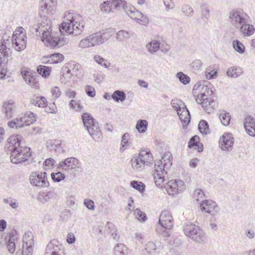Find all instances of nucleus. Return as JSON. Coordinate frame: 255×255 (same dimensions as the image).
Masks as SVG:
<instances>
[{
	"mask_svg": "<svg viewBox=\"0 0 255 255\" xmlns=\"http://www.w3.org/2000/svg\"><path fill=\"white\" fill-rule=\"evenodd\" d=\"M200 208L202 212L212 216H215L220 211L217 203L211 200H202L200 204Z\"/></svg>",
	"mask_w": 255,
	"mask_h": 255,
	"instance_id": "nucleus-12",
	"label": "nucleus"
},
{
	"mask_svg": "<svg viewBox=\"0 0 255 255\" xmlns=\"http://www.w3.org/2000/svg\"><path fill=\"white\" fill-rule=\"evenodd\" d=\"M219 118L223 125L227 126L230 124L231 116L229 113H221L219 116Z\"/></svg>",
	"mask_w": 255,
	"mask_h": 255,
	"instance_id": "nucleus-39",
	"label": "nucleus"
},
{
	"mask_svg": "<svg viewBox=\"0 0 255 255\" xmlns=\"http://www.w3.org/2000/svg\"><path fill=\"white\" fill-rule=\"evenodd\" d=\"M33 238L31 232L25 234L22 239V251H17L16 255H32L33 248L34 245Z\"/></svg>",
	"mask_w": 255,
	"mask_h": 255,
	"instance_id": "nucleus-9",
	"label": "nucleus"
},
{
	"mask_svg": "<svg viewBox=\"0 0 255 255\" xmlns=\"http://www.w3.org/2000/svg\"><path fill=\"white\" fill-rule=\"evenodd\" d=\"M23 124L22 123L20 117L11 120L7 123V126L11 128H22L24 127Z\"/></svg>",
	"mask_w": 255,
	"mask_h": 255,
	"instance_id": "nucleus-32",
	"label": "nucleus"
},
{
	"mask_svg": "<svg viewBox=\"0 0 255 255\" xmlns=\"http://www.w3.org/2000/svg\"><path fill=\"white\" fill-rule=\"evenodd\" d=\"M148 123L146 120H139L136 124L135 128L139 133L144 132L147 128Z\"/></svg>",
	"mask_w": 255,
	"mask_h": 255,
	"instance_id": "nucleus-33",
	"label": "nucleus"
},
{
	"mask_svg": "<svg viewBox=\"0 0 255 255\" xmlns=\"http://www.w3.org/2000/svg\"><path fill=\"white\" fill-rule=\"evenodd\" d=\"M127 4L126 1L123 0H113L111 1V5L112 6V9L113 8L117 9L121 6L125 8V5Z\"/></svg>",
	"mask_w": 255,
	"mask_h": 255,
	"instance_id": "nucleus-50",
	"label": "nucleus"
},
{
	"mask_svg": "<svg viewBox=\"0 0 255 255\" xmlns=\"http://www.w3.org/2000/svg\"><path fill=\"white\" fill-rule=\"evenodd\" d=\"M205 92H202L200 94V100L201 101V104L203 108L206 111H208V108L209 107L208 102H210V98L209 97H205Z\"/></svg>",
	"mask_w": 255,
	"mask_h": 255,
	"instance_id": "nucleus-42",
	"label": "nucleus"
},
{
	"mask_svg": "<svg viewBox=\"0 0 255 255\" xmlns=\"http://www.w3.org/2000/svg\"><path fill=\"white\" fill-rule=\"evenodd\" d=\"M38 21L37 27H32L31 31L34 33L33 30H34L36 35L37 32L39 34L42 32L41 40L46 46L51 48L61 47L68 43L69 39L68 38L52 32L51 21L47 16L41 17Z\"/></svg>",
	"mask_w": 255,
	"mask_h": 255,
	"instance_id": "nucleus-1",
	"label": "nucleus"
},
{
	"mask_svg": "<svg viewBox=\"0 0 255 255\" xmlns=\"http://www.w3.org/2000/svg\"><path fill=\"white\" fill-rule=\"evenodd\" d=\"M181 9L182 12H183L187 15H191L192 13H193V10L192 8L188 5H184L182 7Z\"/></svg>",
	"mask_w": 255,
	"mask_h": 255,
	"instance_id": "nucleus-62",
	"label": "nucleus"
},
{
	"mask_svg": "<svg viewBox=\"0 0 255 255\" xmlns=\"http://www.w3.org/2000/svg\"><path fill=\"white\" fill-rule=\"evenodd\" d=\"M22 141V136L18 134H13L10 135L7 139V143L5 144V148L14 149L17 147H21L20 145Z\"/></svg>",
	"mask_w": 255,
	"mask_h": 255,
	"instance_id": "nucleus-17",
	"label": "nucleus"
},
{
	"mask_svg": "<svg viewBox=\"0 0 255 255\" xmlns=\"http://www.w3.org/2000/svg\"><path fill=\"white\" fill-rule=\"evenodd\" d=\"M17 232L15 230H12L5 237L6 243H13L17 239Z\"/></svg>",
	"mask_w": 255,
	"mask_h": 255,
	"instance_id": "nucleus-48",
	"label": "nucleus"
},
{
	"mask_svg": "<svg viewBox=\"0 0 255 255\" xmlns=\"http://www.w3.org/2000/svg\"><path fill=\"white\" fill-rule=\"evenodd\" d=\"M85 92L89 97L92 98L94 97L96 94V92L94 88L89 85L86 86Z\"/></svg>",
	"mask_w": 255,
	"mask_h": 255,
	"instance_id": "nucleus-58",
	"label": "nucleus"
},
{
	"mask_svg": "<svg viewBox=\"0 0 255 255\" xmlns=\"http://www.w3.org/2000/svg\"><path fill=\"white\" fill-rule=\"evenodd\" d=\"M243 73L242 69L239 66H233L229 68L226 74L228 77L236 78Z\"/></svg>",
	"mask_w": 255,
	"mask_h": 255,
	"instance_id": "nucleus-23",
	"label": "nucleus"
},
{
	"mask_svg": "<svg viewBox=\"0 0 255 255\" xmlns=\"http://www.w3.org/2000/svg\"><path fill=\"white\" fill-rule=\"evenodd\" d=\"M20 119L22 124H24V127L29 126L36 121L35 115L30 112L26 113L24 116L21 117Z\"/></svg>",
	"mask_w": 255,
	"mask_h": 255,
	"instance_id": "nucleus-24",
	"label": "nucleus"
},
{
	"mask_svg": "<svg viewBox=\"0 0 255 255\" xmlns=\"http://www.w3.org/2000/svg\"><path fill=\"white\" fill-rule=\"evenodd\" d=\"M140 152H142L143 153L144 158H146L145 164L146 163L147 165L148 163H150L152 160V156L150 151L144 150L141 151Z\"/></svg>",
	"mask_w": 255,
	"mask_h": 255,
	"instance_id": "nucleus-56",
	"label": "nucleus"
},
{
	"mask_svg": "<svg viewBox=\"0 0 255 255\" xmlns=\"http://www.w3.org/2000/svg\"><path fill=\"white\" fill-rule=\"evenodd\" d=\"M84 204L88 209L91 210L95 209L94 203L92 200L89 199H85Z\"/></svg>",
	"mask_w": 255,
	"mask_h": 255,
	"instance_id": "nucleus-61",
	"label": "nucleus"
},
{
	"mask_svg": "<svg viewBox=\"0 0 255 255\" xmlns=\"http://www.w3.org/2000/svg\"><path fill=\"white\" fill-rule=\"evenodd\" d=\"M126 249V247L124 244H118L115 248V255H125V251Z\"/></svg>",
	"mask_w": 255,
	"mask_h": 255,
	"instance_id": "nucleus-45",
	"label": "nucleus"
},
{
	"mask_svg": "<svg viewBox=\"0 0 255 255\" xmlns=\"http://www.w3.org/2000/svg\"><path fill=\"white\" fill-rule=\"evenodd\" d=\"M94 60L97 63L104 66L105 68L108 67V66L105 63V59L103 58L102 57H101L100 56H95Z\"/></svg>",
	"mask_w": 255,
	"mask_h": 255,
	"instance_id": "nucleus-63",
	"label": "nucleus"
},
{
	"mask_svg": "<svg viewBox=\"0 0 255 255\" xmlns=\"http://www.w3.org/2000/svg\"><path fill=\"white\" fill-rule=\"evenodd\" d=\"M24 79L27 83H28L30 86L33 88L36 87L37 82L36 81L35 78L30 75L23 77Z\"/></svg>",
	"mask_w": 255,
	"mask_h": 255,
	"instance_id": "nucleus-55",
	"label": "nucleus"
},
{
	"mask_svg": "<svg viewBox=\"0 0 255 255\" xmlns=\"http://www.w3.org/2000/svg\"><path fill=\"white\" fill-rule=\"evenodd\" d=\"M184 107L186 109V113H187V115L185 117L184 119H182L183 116L182 115L179 116V118L182 123H184L186 125H188L190 122V115L188 110L186 108V106H184Z\"/></svg>",
	"mask_w": 255,
	"mask_h": 255,
	"instance_id": "nucleus-59",
	"label": "nucleus"
},
{
	"mask_svg": "<svg viewBox=\"0 0 255 255\" xmlns=\"http://www.w3.org/2000/svg\"><path fill=\"white\" fill-rule=\"evenodd\" d=\"M204 193L201 189H196L194 191V197L197 201L199 200V198H202L203 197H204Z\"/></svg>",
	"mask_w": 255,
	"mask_h": 255,
	"instance_id": "nucleus-64",
	"label": "nucleus"
},
{
	"mask_svg": "<svg viewBox=\"0 0 255 255\" xmlns=\"http://www.w3.org/2000/svg\"><path fill=\"white\" fill-rule=\"evenodd\" d=\"M5 58L0 59V78L3 79L6 74V70L5 67Z\"/></svg>",
	"mask_w": 255,
	"mask_h": 255,
	"instance_id": "nucleus-51",
	"label": "nucleus"
},
{
	"mask_svg": "<svg viewBox=\"0 0 255 255\" xmlns=\"http://www.w3.org/2000/svg\"><path fill=\"white\" fill-rule=\"evenodd\" d=\"M126 98V94L123 91L116 90L112 94V98L116 102H123Z\"/></svg>",
	"mask_w": 255,
	"mask_h": 255,
	"instance_id": "nucleus-31",
	"label": "nucleus"
},
{
	"mask_svg": "<svg viewBox=\"0 0 255 255\" xmlns=\"http://www.w3.org/2000/svg\"><path fill=\"white\" fill-rule=\"evenodd\" d=\"M205 75L207 79H215L218 76V71L217 70L212 69L211 67H210L207 69Z\"/></svg>",
	"mask_w": 255,
	"mask_h": 255,
	"instance_id": "nucleus-46",
	"label": "nucleus"
},
{
	"mask_svg": "<svg viewBox=\"0 0 255 255\" xmlns=\"http://www.w3.org/2000/svg\"><path fill=\"white\" fill-rule=\"evenodd\" d=\"M234 142V139L231 133H225L219 140V144L223 150L231 151Z\"/></svg>",
	"mask_w": 255,
	"mask_h": 255,
	"instance_id": "nucleus-14",
	"label": "nucleus"
},
{
	"mask_svg": "<svg viewBox=\"0 0 255 255\" xmlns=\"http://www.w3.org/2000/svg\"><path fill=\"white\" fill-rule=\"evenodd\" d=\"M130 185L131 187L137 190L141 193H142L145 190V185L140 182L136 180H133L130 182Z\"/></svg>",
	"mask_w": 255,
	"mask_h": 255,
	"instance_id": "nucleus-40",
	"label": "nucleus"
},
{
	"mask_svg": "<svg viewBox=\"0 0 255 255\" xmlns=\"http://www.w3.org/2000/svg\"><path fill=\"white\" fill-rule=\"evenodd\" d=\"M111 1H104L100 5V8L103 12H110L112 10V6L111 5Z\"/></svg>",
	"mask_w": 255,
	"mask_h": 255,
	"instance_id": "nucleus-47",
	"label": "nucleus"
},
{
	"mask_svg": "<svg viewBox=\"0 0 255 255\" xmlns=\"http://www.w3.org/2000/svg\"><path fill=\"white\" fill-rule=\"evenodd\" d=\"M229 17L233 25L237 28L245 22H248V16L243 11L233 10L230 12Z\"/></svg>",
	"mask_w": 255,
	"mask_h": 255,
	"instance_id": "nucleus-11",
	"label": "nucleus"
},
{
	"mask_svg": "<svg viewBox=\"0 0 255 255\" xmlns=\"http://www.w3.org/2000/svg\"><path fill=\"white\" fill-rule=\"evenodd\" d=\"M30 102L34 106H36L39 107L44 108L46 107L47 101L45 97L41 96L37 97L32 99L30 101Z\"/></svg>",
	"mask_w": 255,
	"mask_h": 255,
	"instance_id": "nucleus-29",
	"label": "nucleus"
},
{
	"mask_svg": "<svg viewBox=\"0 0 255 255\" xmlns=\"http://www.w3.org/2000/svg\"><path fill=\"white\" fill-rule=\"evenodd\" d=\"M29 180L30 184L36 187H42L49 185L47 178V173L45 172H33L30 175Z\"/></svg>",
	"mask_w": 255,
	"mask_h": 255,
	"instance_id": "nucleus-10",
	"label": "nucleus"
},
{
	"mask_svg": "<svg viewBox=\"0 0 255 255\" xmlns=\"http://www.w3.org/2000/svg\"><path fill=\"white\" fill-rule=\"evenodd\" d=\"M30 148L27 146L17 147L14 149H9L11 151L10 160L12 163H22L27 160L31 156Z\"/></svg>",
	"mask_w": 255,
	"mask_h": 255,
	"instance_id": "nucleus-5",
	"label": "nucleus"
},
{
	"mask_svg": "<svg viewBox=\"0 0 255 255\" xmlns=\"http://www.w3.org/2000/svg\"><path fill=\"white\" fill-rule=\"evenodd\" d=\"M146 158H144V155L142 152L139 153L138 156L133 160L131 159L132 166L136 169H138L141 167V165L145 164Z\"/></svg>",
	"mask_w": 255,
	"mask_h": 255,
	"instance_id": "nucleus-25",
	"label": "nucleus"
},
{
	"mask_svg": "<svg viewBox=\"0 0 255 255\" xmlns=\"http://www.w3.org/2000/svg\"><path fill=\"white\" fill-rule=\"evenodd\" d=\"M176 77L178 78L181 83L184 85L189 83L190 81V77L182 72H179L176 74Z\"/></svg>",
	"mask_w": 255,
	"mask_h": 255,
	"instance_id": "nucleus-43",
	"label": "nucleus"
},
{
	"mask_svg": "<svg viewBox=\"0 0 255 255\" xmlns=\"http://www.w3.org/2000/svg\"><path fill=\"white\" fill-rule=\"evenodd\" d=\"M172 217L167 211H162L159 218V223L163 228L169 230L173 227Z\"/></svg>",
	"mask_w": 255,
	"mask_h": 255,
	"instance_id": "nucleus-16",
	"label": "nucleus"
},
{
	"mask_svg": "<svg viewBox=\"0 0 255 255\" xmlns=\"http://www.w3.org/2000/svg\"><path fill=\"white\" fill-rule=\"evenodd\" d=\"M78 65H75L74 67L71 69H68L66 73H65L66 76H78L79 74V69H78Z\"/></svg>",
	"mask_w": 255,
	"mask_h": 255,
	"instance_id": "nucleus-54",
	"label": "nucleus"
},
{
	"mask_svg": "<svg viewBox=\"0 0 255 255\" xmlns=\"http://www.w3.org/2000/svg\"><path fill=\"white\" fill-rule=\"evenodd\" d=\"M81 119L84 127L93 138L95 139L101 136L102 133L99 123L96 121L91 114L88 113H84L82 115Z\"/></svg>",
	"mask_w": 255,
	"mask_h": 255,
	"instance_id": "nucleus-4",
	"label": "nucleus"
},
{
	"mask_svg": "<svg viewBox=\"0 0 255 255\" xmlns=\"http://www.w3.org/2000/svg\"><path fill=\"white\" fill-rule=\"evenodd\" d=\"M37 71L39 74L46 78L50 75L51 69L48 66L39 65L37 67Z\"/></svg>",
	"mask_w": 255,
	"mask_h": 255,
	"instance_id": "nucleus-30",
	"label": "nucleus"
},
{
	"mask_svg": "<svg viewBox=\"0 0 255 255\" xmlns=\"http://www.w3.org/2000/svg\"><path fill=\"white\" fill-rule=\"evenodd\" d=\"M67 22H62L59 27V30L61 35L63 36L65 35L70 34L78 35L81 33L85 27L84 21H80V16L71 10L65 15Z\"/></svg>",
	"mask_w": 255,
	"mask_h": 255,
	"instance_id": "nucleus-2",
	"label": "nucleus"
},
{
	"mask_svg": "<svg viewBox=\"0 0 255 255\" xmlns=\"http://www.w3.org/2000/svg\"><path fill=\"white\" fill-rule=\"evenodd\" d=\"M131 33L125 30L119 31L116 34V39L120 41H124L131 36Z\"/></svg>",
	"mask_w": 255,
	"mask_h": 255,
	"instance_id": "nucleus-36",
	"label": "nucleus"
},
{
	"mask_svg": "<svg viewBox=\"0 0 255 255\" xmlns=\"http://www.w3.org/2000/svg\"><path fill=\"white\" fill-rule=\"evenodd\" d=\"M58 249L57 246H54L53 243L51 241L49 242L45 250V255H51L52 253L54 251H57Z\"/></svg>",
	"mask_w": 255,
	"mask_h": 255,
	"instance_id": "nucleus-52",
	"label": "nucleus"
},
{
	"mask_svg": "<svg viewBox=\"0 0 255 255\" xmlns=\"http://www.w3.org/2000/svg\"><path fill=\"white\" fill-rule=\"evenodd\" d=\"M78 163L77 158L74 157H68L59 163L57 168L64 171L72 170L78 166Z\"/></svg>",
	"mask_w": 255,
	"mask_h": 255,
	"instance_id": "nucleus-15",
	"label": "nucleus"
},
{
	"mask_svg": "<svg viewBox=\"0 0 255 255\" xmlns=\"http://www.w3.org/2000/svg\"><path fill=\"white\" fill-rule=\"evenodd\" d=\"M57 0H41L40 10L49 14L55 7Z\"/></svg>",
	"mask_w": 255,
	"mask_h": 255,
	"instance_id": "nucleus-19",
	"label": "nucleus"
},
{
	"mask_svg": "<svg viewBox=\"0 0 255 255\" xmlns=\"http://www.w3.org/2000/svg\"><path fill=\"white\" fill-rule=\"evenodd\" d=\"M51 177L54 182H59L65 178V175L60 171L51 173Z\"/></svg>",
	"mask_w": 255,
	"mask_h": 255,
	"instance_id": "nucleus-44",
	"label": "nucleus"
},
{
	"mask_svg": "<svg viewBox=\"0 0 255 255\" xmlns=\"http://www.w3.org/2000/svg\"><path fill=\"white\" fill-rule=\"evenodd\" d=\"M166 165L167 163H163L162 159L155 161V170L153 175L154 182L157 187L162 186V184L165 181V176L167 174L165 169Z\"/></svg>",
	"mask_w": 255,
	"mask_h": 255,
	"instance_id": "nucleus-6",
	"label": "nucleus"
},
{
	"mask_svg": "<svg viewBox=\"0 0 255 255\" xmlns=\"http://www.w3.org/2000/svg\"><path fill=\"white\" fill-rule=\"evenodd\" d=\"M160 43L157 41H153L147 44L146 48L150 53L156 52L159 48Z\"/></svg>",
	"mask_w": 255,
	"mask_h": 255,
	"instance_id": "nucleus-38",
	"label": "nucleus"
},
{
	"mask_svg": "<svg viewBox=\"0 0 255 255\" xmlns=\"http://www.w3.org/2000/svg\"><path fill=\"white\" fill-rule=\"evenodd\" d=\"M134 10L135 8L134 7L130 8V9L126 10V12L130 18L136 20L138 22L140 19V17L142 16V13L138 10L135 11Z\"/></svg>",
	"mask_w": 255,
	"mask_h": 255,
	"instance_id": "nucleus-35",
	"label": "nucleus"
},
{
	"mask_svg": "<svg viewBox=\"0 0 255 255\" xmlns=\"http://www.w3.org/2000/svg\"><path fill=\"white\" fill-rule=\"evenodd\" d=\"M233 46L234 49L240 54H243L245 51V47L243 44L238 40L233 41Z\"/></svg>",
	"mask_w": 255,
	"mask_h": 255,
	"instance_id": "nucleus-37",
	"label": "nucleus"
},
{
	"mask_svg": "<svg viewBox=\"0 0 255 255\" xmlns=\"http://www.w3.org/2000/svg\"><path fill=\"white\" fill-rule=\"evenodd\" d=\"M244 127L248 133L255 128V119L251 116H247L244 121Z\"/></svg>",
	"mask_w": 255,
	"mask_h": 255,
	"instance_id": "nucleus-26",
	"label": "nucleus"
},
{
	"mask_svg": "<svg viewBox=\"0 0 255 255\" xmlns=\"http://www.w3.org/2000/svg\"><path fill=\"white\" fill-rule=\"evenodd\" d=\"M202 62L200 60H195L191 64V67L195 70H199L202 67Z\"/></svg>",
	"mask_w": 255,
	"mask_h": 255,
	"instance_id": "nucleus-60",
	"label": "nucleus"
},
{
	"mask_svg": "<svg viewBox=\"0 0 255 255\" xmlns=\"http://www.w3.org/2000/svg\"><path fill=\"white\" fill-rule=\"evenodd\" d=\"M10 34V31L5 32L2 36V43L8 45V43H11V37L9 35Z\"/></svg>",
	"mask_w": 255,
	"mask_h": 255,
	"instance_id": "nucleus-57",
	"label": "nucleus"
},
{
	"mask_svg": "<svg viewBox=\"0 0 255 255\" xmlns=\"http://www.w3.org/2000/svg\"><path fill=\"white\" fill-rule=\"evenodd\" d=\"M13 31L11 38L12 46L17 51H21L26 47V41L24 39V29L22 27Z\"/></svg>",
	"mask_w": 255,
	"mask_h": 255,
	"instance_id": "nucleus-8",
	"label": "nucleus"
},
{
	"mask_svg": "<svg viewBox=\"0 0 255 255\" xmlns=\"http://www.w3.org/2000/svg\"><path fill=\"white\" fill-rule=\"evenodd\" d=\"M47 57L50 59V64H57L62 62L64 59V56L59 53L47 55Z\"/></svg>",
	"mask_w": 255,
	"mask_h": 255,
	"instance_id": "nucleus-27",
	"label": "nucleus"
},
{
	"mask_svg": "<svg viewBox=\"0 0 255 255\" xmlns=\"http://www.w3.org/2000/svg\"><path fill=\"white\" fill-rule=\"evenodd\" d=\"M189 148L197 150L198 152H201L203 150V145L199 141V137L198 135L193 136L189 140L188 144Z\"/></svg>",
	"mask_w": 255,
	"mask_h": 255,
	"instance_id": "nucleus-20",
	"label": "nucleus"
},
{
	"mask_svg": "<svg viewBox=\"0 0 255 255\" xmlns=\"http://www.w3.org/2000/svg\"><path fill=\"white\" fill-rule=\"evenodd\" d=\"M55 193L54 191L40 192L38 196V200L42 203H45L54 197Z\"/></svg>",
	"mask_w": 255,
	"mask_h": 255,
	"instance_id": "nucleus-22",
	"label": "nucleus"
},
{
	"mask_svg": "<svg viewBox=\"0 0 255 255\" xmlns=\"http://www.w3.org/2000/svg\"><path fill=\"white\" fill-rule=\"evenodd\" d=\"M10 53L9 48H7L6 44L2 43L0 46V59L5 58L7 57Z\"/></svg>",
	"mask_w": 255,
	"mask_h": 255,
	"instance_id": "nucleus-41",
	"label": "nucleus"
},
{
	"mask_svg": "<svg viewBox=\"0 0 255 255\" xmlns=\"http://www.w3.org/2000/svg\"><path fill=\"white\" fill-rule=\"evenodd\" d=\"M238 28L240 29V31L246 36H249L252 35L255 31V28L253 25L248 24V22H245L242 24Z\"/></svg>",
	"mask_w": 255,
	"mask_h": 255,
	"instance_id": "nucleus-21",
	"label": "nucleus"
},
{
	"mask_svg": "<svg viewBox=\"0 0 255 255\" xmlns=\"http://www.w3.org/2000/svg\"><path fill=\"white\" fill-rule=\"evenodd\" d=\"M134 214L138 220L144 222L146 220V214L141 211L139 209L136 208L135 210Z\"/></svg>",
	"mask_w": 255,
	"mask_h": 255,
	"instance_id": "nucleus-53",
	"label": "nucleus"
},
{
	"mask_svg": "<svg viewBox=\"0 0 255 255\" xmlns=\"http://www.w3.org/2000/svg\"><path fill=\"white\" fill-rule=\"evenodd\" d=\"M184 189L185 185L182 181L175 180L168 182L166 190L169 195H174L177 193L182 192Z\"/></svg>",
	"mask_w": 255,
	"mask_h": 255,
	"instance_id": "nucleus-13",
	"label": "nucleus"
},
{
	"mask_svg": "<svg viewBox=\"0 0 255 255\" xmlns=\"http://www.w3.org/2000/svg\"><path fill=\"white\" fill-rule=\"evenodd\" d=\"M129 134L128 132L123 135L121 143V147L120 148V151L121 152L124 151L125 149L129 145L130 142L129 141Z\"/></svg>",
	"mask_w": 255,
	"mask_h": 255,
	"instance_id": "nucleus-34",
	"label": "nucleus"
},
{
	"mask_svg": "<svg viewBox=\"0 0 255 255\" xmlns=\"http://www.w3.org/2000/svg\"><path fill=\"white\" fill-rule=\"evenodd\" d=\"M172 156L170 153H166L164 154L162 156V160L163 161V163L166 162L167 163V165H166V169H167L169 168L172 165Z\"/></svg>",
	"mask_w": 255,
	"mask_h": 255,
	"instance_id": "nucleus-49",
	"label": "nucleus"
},
{
	"mask_svg": "<svg viewBox=\"0 0 255 255\" xmlns=\"http://www.w3.org/2000/svg\"><path fill=\"white\" fill-rule=\"evenodd\" d=\"M16 105L12 100H8L4 102L3 109L5 117L7 119L11 118L15 111Z\"/></svg>",
	"mask_w": 255,
	"mask_h": 255,
	"instance_id": "nucleus-18",
	"label": "nucleus"
},
{
	"mask_svg": "<svg viewBox=\"0 0 255 255\" xmlns=\"http://www.w3.org/2000/svg\"><path fill=\"white\" fill-rule=\"evenodd\" d=\"M198 129L200 133L203 134L210 133V130L209 128L208 122L205 120H201L198 124Z\"/></svg>",
	"mask_w": 255,
	"mask_h": 255,
	"instance_id": "nucleus-28",
	"label": "nucleus"
},
{
	"mask_svg": "<svg viewBox=\"0 0 255 255\" xmlns=\"http://www.w3.org/2000/svg\"><path fill=\"white\" fill-rule=\"evenodd\" d=\"M111 35L108 32L99 31L92 34L81 40L79 46L82 48H86L96 45H99L108 40Z\"/></svg>",
	"mask_w": 255,
	"mask_h": 255,
	"instance_id": "nucleus-3",
	"label": "nucleus"
},
{
	"mask_svg": "<svg viewBox=\"0 0 255 255\" xmlns=\"http://www.w3.org/2000/svg\"><path fill=\"white\" fill-rule=\"evenodd\" d=\"M183 231L186 236L196 242H203L205 239L202 230L195 224L184 225Z\"/></svg>",
	"mask_w": 255,
	"mask_h": 255,
	"instance_id": "nucleus-7",
	"label": "nucleus"
}]
</instances>
